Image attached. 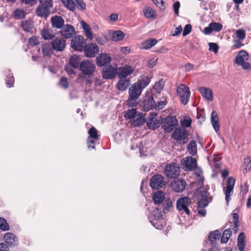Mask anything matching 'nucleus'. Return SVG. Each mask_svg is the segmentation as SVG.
<instances>
[{"instance_id":"c756f323","label":"nucleus","mask_w":251,"mask_h":251,"mask_svg":"<svg viewBox=\"0 0 251 251\" xmlns=\"http://www.w3.org/2000/svg\"><path fill=\"white\" fill-rule=\"evenodd\" d=\"M80 23L82 28L84 31L85 35L86 37H87L90 40H92L93 38V36L91 31V28L89 25L83 20L81 21Z\"/></svg>"},{"instance_id":"f8f14e48","label":"nucleus","mask_w":251,"mask_h":251,"mask_svg":"<svg viewBox=\"0 0 251 251\" xmlns=\"http://www.w3.org/2000/svg\"><path fill=\"white\" fill-rule=\"evenodd\" d=\"M179 174V167L175 165L168 164L165 169V175L170 178L176 177Z\"/></svg>"},{"instance_id":"a19ab883","label":"nucleus","mask_w":251,"mask_h":251,"mask_svg":"<svg viewBox=\"0 0 251 251\" xmlns=\"http://www.w3.org/2000/svg\"><path fill=\"white\" fill-rule=\"evenodd\" d=\"M42 53L44 56H49L52 53V50H53L50 45L49 44H44L42 46Z\"/></svg>"},{"instance_id":"bb28decb","label":"nucleus","mask_w":251,"mask_h":251,"mask_svg":"<svg viewBox=\"0 0 251 251\" xmlns=\"http://www.w3.org/2000/svg\"><path fill=\"white\" fill-rule=\"evenodd\" d=\"M211 122L215 131L217 132L220 130L219 118L216 111H213L211 114Z\"/></svg>"},{"instance_id":"052dcab7","label":"nucleus","mask_w":251,"mask_h":251,"mask_svg":"<svg viewBox=\"0 0 251 251\" xmlns=\"http://www.w3.org/2000/svg\"><path fill=\"white\" fill-rule=\"evenodd\" d=\"M167 102L166 100L158 101L155 104L154 108L158 110H161L164 107V106L166 105Z\"/></svg>"},{"instance_id":"13d9d810","label":"nucleus","mask_w":251,"mask_h":251,"mask_svg":"<svg viewBox=\"0 0 251 251\" xmlns=\"http://www.w3.org/2000/svg\"><path fill=\"white\" fill-rule=\"evenodd\" d=\"M208 203L207 198L204 197L198 202V208H204L208 205Z\"/></svg>"},{"instance_id":"c9c22d12","label":"nucleus","mask_w":251,"mask_h":251,"mask_svg":"<svg viewBox=\"0 0 251 251\" xmlns=\"http://www.w3.org/2000/svg\"><path fill=\"white\" fill-rule=\"evenodd\" d=\"M221 236V232L218 230H214L211 232L209 236L208 239L212 244H215L216 241L219 239Z\"/></svg>"},{"instance_id":"6ab92c4d","label":"nucleus","mask_w":251,"mask_h":251,"mask_svg":"<svg viewBox=\"0 0 251 251\" xmlns=\"http://www.w3.org/2000/svg\"><path fill=\"white\" fill-rule=\"evenodd\" d=\"M186 184L184 180H175L171 183V188L176 192H181L185 188Z\"/></svg>"},{"instance_id":"338daca9","label":"nucleus","mask_w":251,"mask_h":251,"mask_svg":"<svg viewBox=\"0 0 251 251\" xmlns=\"http://www.w3.org/2000/svg\"><path fill=\"white\" fill-rule=\"evenodd\" d=\"M149 126H151L153 129H155L159 126L160 122L159 120H155L154 121H151V122L149 124Z\"/></svg>"},{"instance_id":"393cba45","label":"nucleus","mask_w":251,"mask_h":251,"mask_svg":"<svg viewBox=\"0 0 251 251\" xmlns=\"http://www.w3.org/2000/svg\"><path fill=\"white\" fill-rule=\"evenodd\" d=\"M199 91L201 96L206 100L210 101L213 100V92L210 88L201 87L199 89Z\"/></svg>"},{"instance_id":"58836bf2","label":"nucleus","mask_w":251,"mask_h":251,"mask_svg":"<svg viewBox=\"0 0 251 251\" xmlns=\"http://www.w3.org/2000/svg\"><path fill=\"white\" fill-rule=\"evenodd\" d=\"M14 77L13 73L10 70H8V72L6 75V84L8 87H11L13 86L14 83Z\"/></svg>"},{"instance_id":"2f4dec72","label":"nucleus","mask_w":251,"mask_h":251,"mask_svg":"<svg viewBox=\"0 0 251 251\" xmlns=\"http://www.w3.org/2000/svg\"><path fill=\"white\" fill-rule=\"evenodd\" d=\"M165 194L161 191H157L155 192L153 196V201L155 204H160L162 203L166 199Z\"/></svg>"},{"instance_id":"79ce46f5","label":"nucleus","mask_w":251,"mask_h":251,"mask_svg":"<svg viewBox=\"0 0 251 251\" xmlns=\"http://www.w3.org/2000/svg\"><path fill=\"white\" fill-rule=\"evenodd\" d=\"M187 150L189 153L192 155H194L197 153V146L194 141L191 140L190 141L187 146Z\"/></svg>"},{"instance_id":"6e6d98bb","label":"nucleus","mask_w":251,"mask_h":251,"mask_svg":"<svg viewBox=\"0 0 251 251\" xmlns=\"http://www.w3.org/2000/svg\"><path fill=\"white\" fill-rule=\"evenodd\" d=\"M144 124V119L142 117H138L132 121V124L135 126H140Z\"/></svg>"},{"instance_id":"1a4fd4ad","label":"nucleus","mask_w":251,"mask_h":251,"mask_svg":"<svg viewBox=\"0 0 251 251\" xmlns=\"http://www.w3.org/2000/svg\"><path fill=\"white\" fill-rule=\"evenodd\" d=\"M86 42L83 36H76L72 39L71 47L75 50L81 51L83 50Z\"/></svg>"},{"instance_id":"49530a36","label":"nucleus","mask_w":251,"mask_h":251,"mask_svg":"<svg viewBox=\"0 0 251 251\" xmlns=\"http://www.w3.org/2000/svg\"><path fill=\"white\" fill-rule=\"evenodd\" d=\"M235 34L240 40L243 41L246 38V31L243 28L236 30Z\"/></svg>"},{"instance_id":"20e7f679","label":"nucleus","mask_w":251,"mask_h":251,"mask_svg":"<svg viewBox=\"0 0 251 251\" xmlns=\"http://www.w3.org/2000/svg\"><path fill=\"white\" fill-rule=\"evenodd\" d=\"M191 203V200L188 197H182L177 201L176 208L179 212H184L187 215H189L190 211L188 207Z\"/></svg>"},{"instance_id":"3c124183","label":"nucleus","mask_w":251,"mask_h":251,"mask_svg":"<svg viewBox=\"0 0 251 251\" xmlns=\"http://www.w3.org/2000/svg\"><path fill=\"white\" fill-rule=\"evenodd\" d=\"M39 4L51 9L53 6L52 0H39Z\"/></svg>"},{"instance_id":"9d476101","label":"nucleus","mask_w":251,"mask_h":251,"mask_svg":"<svg viewBox=\"0 0 251 251\" xmlns=\"http://www.w3.org/2000/svg\"><path fill=\"white\" fill-rule=\"evenodd\" d=\"M64 4L70 10L74 11L75 9V4L74 0H61ZM77 4V8L80 10L86 9V5L83 0H75Z\"/></svg>"},{"instance_id":"39448f33","label":"nucleus","mask_w":251,"mask_h":251,"mask_svg":"<svg viewBox=\"0 0 251 251\" xmlns=\"http://www.w3.org/2000/svg\"><path fill=\"white\" fill-rule=\"evenodd\" d=\"M79 67L82 74L85 75H92L96 69L95 64L89 60H84L81 62Z\"/></svg>"},{"instance_id":"72a5a7b5","label":"nucleus","mask_w":251,"mask_h":251,"mask_svg":"<svg viewBox=\"0 0 251 251\" xmlns=\"http://www.w3.org/2000/svg\"><path fill=\"white\" fill-rule=\"evenodd\" d=\"M21 26L25 32H33V24L32 21L31 20L22 21L21 22Z\"/></svg>"},{"instance_id":"7ed1b4c3","label":"nucleus","mask_w":251,"mask_h":251,"mask_svg":"<svg viewBox=\"0 0 251 251\" xmlns=\"http://www.w3.org/2000/svg\"><path fill=\"white\" fill-rule=\"evenodd\" d=\"M176 92L180 99L182 104L186 105L189 101L190 96V91L188 86L184 84H180L177 87Z\"/></svg>"},{"instance_id":"c85d7f7f","label":"nucleus","mask_w":251,"mask_h":251,"mask_svg":"<svg viewBox=\"0 0 251 251\" xmlns=\"http://www.w3.org/2000/svg\"><path fill=\"white\" fill-rule=\"evenodd\" d=\"M246 236L243 232H241L237 238V247L239 251H244L246 247Z\"/></svg>"},{"instance_id":"69168bd1","label":"nucleus","mask_w":251,"mask_h":251,"mask_svg":"<svg viewBox=\"0 0 251 251\" xmlns=\"http://www.w3.org/2000/svg\"><path fill=\"white\" fill-rule=\"evenodd\" d=\"M60 84L65 89L68 87V81L66 78L62 77L60 80Z\"/></svg>"},{"instance_id":"5701e85b","label":"nucleus","mask_w":251,"mask_h":251,"mask_svg":"<svg viewBox=\"0 0 251 251\" xmlns=\"http://www.w3.org/2000/svg\"><path fill=\"white\" fill-rule=\"evenodd\" d=\"M249 58V54L248 52L244 50L239 51L235 59V63L240 66L242 63L247 61Z\"/></svg>"},{"instance_id":"f03ea898","label":"nucleus","mask_w":251,"mask_h":251,"mask_svg":"<svg viewBox=\"0 0 251 251\" xmlns=\"http://www.w3.org/2000/svg\"><path fill=\"white\" fill-rule=\"evenodd\" d=\"M172 137L177 143L185 144L188 141V133L185 128L178 127L173 132Z\"/></svg>"},{"instance_id":"7c9ffc66","label":"nucleus","mask_w":251,"mask_h":251,"mask_svg":"<svg viewBox=\"0 0 251 251\" xmlns=\"http://www.w3.org/2000/svg\"><path fill=\"white\" fill-rule=\"evenodd\" d=\"M144 107L146 110H150L155 108V101L152 96H149L148 98L144 100Z\"/></svg>"},{"instance_id":"774afa93","label":"nucleus","mask_w":251,"mask_h":251,"mask_svg":"<svg viewBox=\"0 0 251 251\" xmlns=\"http://www.w3.org/2000/svg\"><path fill=\"white\" fill-rule=\"evenodd\" d=\"M243 70H251V63L247 62H245L240 65Z\"/></svg>"},{"instance_id":"0eeeda50","label":"nucleus","mask_w":251,"mask_h":251,"mask_svg":"<svg viewBox=\"0 0 251 251\" xmlns=\"http://www.w3.org/2000/svg\"><path fill=\"white\" fill-rule=\"evenodd\" d=\"M235 182V179L232 177H229L226 182V187L225 188H224V191L225 194V199L227 204H228L230 199V196L233 193V188Z\"/></svg>"},{"instance_id":"ea45409f","label":"nucleus","mask_w":251,"mask_h":251,"mask_svg":"<svg viewBox=\"0 0 251 251\" xmlns=\"http://www.w3.org/2000/svg\"><path fill=\"white\" fill-rule=\"evenodd\" d=\"M42 36L45 40H50L54 38V34L51 30L49 28H44L42 30Z\"/></svg>"},{"instance_id":"37998d69","label":"nucleus","mask_w":251,"mask_h":251,"mask_svg":"<svg viewBox=\"0 0 251 251\" xmlns=\"http://www.w3.org/2000/svg\"><path fill=\"white\" fill-rule=\"evenodd\" d=\"M232 232L230 229H225L222 235L221 241L222 243H226L231 235Z\"/></svg>"},{"instance_id":"864d4df0","label":"nucleus","mask_w":251,"mask_h":251,"mask_svg":"<svg viewBox=\"0 0 251 251\" xmlns=\"http://www.w3.org/2000/svg\"><path fill=\"white\" fill-rule=\"evenodd\" d=\"M14 17L18 19L23 18L25 16V12L21 9H17L14 12Z\"/></svg>"},{"instance_id":"a878e982","label":"nucleus","mask_w":251,"mask_h":251,"mask_svg":"<svg viewBox=\"0 0 251 251\" xmlns=\"http://www.w3.org/2000/svg\"><path fill=\"white\" fill-rule=\"evenodd\" d=\"M50 14V9L40 4L36 9V14L42 18H47Z\"/></svg>"},{"instance_id":"f257e3e1","label":"nucleus","mask_w":251,"mask_h":251,"mask_svg":"<svg viewBox=\"0 0 251 251\" xmlns=\"http://www.w3.org/2000/svg\"><path fill=\"white\" fill-rule=\"evenodd\" d=\"M143 90L138 86V83H133L128 90L129 98L127 100V105L129 107L135 106L137 103L135 101L141 95Z\"/></svg>"},{"instance_id":"dca6fc26","label":"nucleus","mask_w":251,"mask_h":251,"mask_svg":"<svg viewBox=\"0 0 251 251\" xmlns=\"http://www.w3.org/2000/svg\"><path fill=\"white\" fill-rule=\"evenodd\" d=\"M223 29V25L217 22L210 23L208 26L204 28L203 33L205 34H210L212 31L219 32Z\"/></svg>"},{"instance_id":"4c0bfd02","label":"nucleus","mask_w":251,"mask_h":251,"mask_svg":"<svg viewBox=\"0 0 251 251\" xmlns=\"http://www.w3.org/2000/svg\"><path fill=\"white\" fill-rule=\"evenodd\" d=\"M143 12L145 16L148 19L154 18L156 16L155 11L150 6L145 7Z\"/></svg>"},{"instance_id":"423d86ee","label":"nucleus","mask_w":251,"mask_h":251,"mask_svg":"<svg viewBox=\"0 0 251 251\" xmlns=\"http://www.w3.org/2000/svg\"><path fill=\"white\" fill-rule=\"evenodd\" d=\"M177 125L178 121L176 117L168 116L164 120L162 127L166 132H170Z\"/></svg>"},{"instance_id":"412c9836","label":"nucleus","mask_w":251,"mask_h":251,"mask_svg":"<svg viewBox=\"0 0 251 251\" xmlns=\"http://www.w3.org/2000/svg\"><path fill=\"white\" fill-rule=\"evenodd\" d=\"M97 65L101 67L109 63L111 61V57L107 53H101L96 58Z\"/></svg>"},{"instance_id":"473e14b6","label":"nucleus","mask_w":251,"mask_h":251,"mask_svg":"<svg viewBox=\"0 0 251 251\" xmlns=\"http://www.w3.org/2000/svg\"><path fill=\"white\" fill-rule=\"evenodd\" d=\"M130 81L127 79H120L117 84V88L121 91H124L129 86Z\"/></svg>"},{"instance_id":"f3484780","label":"nucleus","mask_w":251,"mask_h":251,"mask_svg":"<svg viewBox=\"0 0 251 251\" xmlns=\"http://www.w3.org/2000/svg\"><path fill=\"white\" fill-rule=\"evenodd\" d=\"M163 214L161 210L158 209H155L152 211L149 216V220L151 224L154 226L157 224L158 221L160 222L162 220Z\"/></svg>"},{"instance_id":"0e129e2a","label":"nucleus","mask_w":251,"mask_h":251,"mask_svg":"<svg viewBox=\"0 0 251 251\" xmlns=\"http://www.w3.org/2000/svg\"><path fill=\"white\" fill-rule=\"evenodd\" d=\"M192 26L190 24L186 25L183 29V36H185L191 31Z\"/></svg>"},{"instance_id":"680f3d73","label":"nucleus","mask_w":251,"mask_h":251,"mask_svg":"<svg viewBox=\"0 0 251 251\" xmlns=\"http://www.w3.org/2000/svg\"><path fill=\"white\" fill-rule=\"evenodd\" d=\"M152 1L161 10H164L165 9L164 2L163 0H152Z\"/></svg>"},{"instance_id":"cd10ccee","label":"nucleus","mask_w":251,"mask_h":251,"mask_svg":"<svg viewBox=\"0 0 251 251\" xmlns=\"http://www.w3.org/2000/svg\"><path fill=\"white\" fill-rule=\"evenodd\" d=\"M157 43V40L155 39H150L143 41L140 44V49L143 50H148L154 46Z\"/></svg>"},{"instance_id":"aec40b11","label":"nucleus","mask_w":251,"mask_h":251,"mask_svg":"<svg viewBox=\"0 0 251 251\" xmlns=\"http://www.w3.org/2000/svg\"><path fill=\"white\" fill-rule=\"evenodd\" d=\"M51 47L56 51H63L66 47V41L63 39L56 38L51 42Z\"/></svg>"},{"instance_id":"ddd939ff","label":"nucleus","mask_w":251,"mask_h":251,"mask_svg":"<svg viewBox=\"0 0 251 251\" xmlns=\"http://www.w3.org/2000/svg\"><path fill=\"white\" fill-rule=\"evenodd\" d=\"M61 35L66 39H70L75 34V31L73 25L66 24L61 28Z\"/></svg>"},{"instance_id":"4d7b16f0","label":"nucleus","mask_w":251,"mask_h":251,"mask_svg":"<svg viewBox=\"0 0 251 251\" xmlns=\"http://www.w3.org/2000/svg\"><path fill=\"white\" fill-rule=\"evenodd\" d=\"M9 229L10 227L6 220L4 218L1 217V230L7 231Z\"/></svg>"},{"instance_id":"2eb2a0df","label":"nucleus","mask_w":251,"mask_h":251,"mask_svg":"<svg viewBox=\"0 0 251 251\" xmlns=\"http://www.w3.org/2000/svg\"><path fill=\"white\" fill-rule=\"evenodd\" d=\"M134 68L131 66L125 65L119 67L117 70V74L121 78H124L130 75L134 72Z\"/></svg>"},{"instance_id":"4be33fe9","label":"nucleus","mask_w":251,"mask_h":251,"mask_svg":"<svg viewBox=\"0 0 251 251\" xmlns=\"http://www.w3.org/2000/svg\"><path fill=\"white\" fill-rule=\"evenodd\" d=\"M3 239L6 243L5 246L9 247L14 246L18 243V240L15 235L10 232L6 233L4 235Z\"/></svg>"},{"instance_id":"8fccbe9b","label":"nucleus","mask_w":251,"mask_h":251,"mask_svg":"<svg viewBox=\"0 0 251 251\" xmlns=\"http://www.w3.org/2000/svg\"><path fill=\"white\" fill-rule=\"evenodd\" d=\"M164 82L162 79L159 80L154 85V89L156 92L159 93L164 87Z\"/></svg>"},{"instance_id":"4468645a","label":"nucleus","mask_w":251,"mask_h":251,"mask_svg":"<svg viewBox=\"0 0 251 251\" xmlns=\"http://www.w3.org/2000/svg\"><path fill=\"white\" fill-rule=\"evenodd\" d=\"M117 74V70L111 65L105 67L102 71V77L104 79L113 78Z\"/></svg>"},{"instance_id":"b1692460","label":"nucleus","mask_w":251,"mask_h":251,"mask_svg":"<svg viewBox=\"0 0 251 251\" xmlns=\"http://www.w3.org/2000/svg\"><path fill=\"white\" fill-rule=\"evenodd\" d=\"M50 22L52 26L57 29H61L65 25L64 20L58 16L51 17Z\"/></svg>"},{"instance_id":"603ef678","label":"nucleus","mask_w":251,"mask_h":251,"mask_svg":"<svg viewBox=\"0 0 251 251\" xmlns=\"http://www.w3.org/2000/svg\"><path fill=\"white\" fill-rule=\"evenodd\" d=\"M88 134L89 135L88 138H92L94 139H98L99 138L97 130L96 128L93 126L89 129Z\"/></svg>"},{"instance_id":"e433bc0d","label":"nucleus","mask_w":251,"mask_h":251,"mask_svg":"<svg viewBox=\"0 0 251 251\" xmlns=\"http://www.w3.org/2000/svg\"><path fill=\"white\" fill-rule=\"evenodd\" d=\"M125 36V34L122 31L116 30L112 33L111 39L112 41L115 42L121 41L124 39Z\"/></svg>"},{"instance_id":"09e8293b","label":"nucleus","mask_w":251,"mask_h":251,"mask_svg":"<svg viewBox=\"0 0 251 251\" xmlns=\"http://www.w3.org/2000/svg\"><path fill=\"white\" fill-rule=\"evenodd\" d=\"M137 111L136 109H128L125 114V117L128 119H132L135 117Z\"/></svg>"},{"instance_id":"f704fd0d","label":"nucleus","mask_w":251,"mask_h":251,"mask_svg":"<svg viewBox=\"0 0 251 251\" xmlns=\"http://www.w3.org/2000/svg\"><path fill=\"white\" fill-rule=\"evenodd\" d=\"M150 82V79L147 76L143 75L135 83H138V86L143 90L149 84Z\"/></svg>"},{"instance_id":"9b49d317","label":"nucleus","mask_w":251,"mask_h":251,"mask_svg":"<svg viewBox=\"0 0 251 251\" xmlns=\"http://www.w3.org/2000/svg\"><path fill=\"white\" fill-rule=\"evenodd\" d=\"M165 181L163 177L160 175H155L152 176L150 180V186L153 189H158L162 188Z\"/></svg>"},{"instance_id":"a18cd8bd","label":"nucleus","mask_w":251,"mask_h":251,"mask_svg":"<svg viewBox=\"0 0 251 251\" xmlns=\"http://www.w3.org/2000/svg\"><path fill=\"white\" fill-rule=\"evenodd\" d=\"M244 165L245 168L243 170V173L245 174L251 169V156L244 159Z\"/></svg>"},{"instance_id":"de8ad7c7","label":"nucleus","mask_w":251,"mask_h":251,"mask_svg":"<svg viewBox=\"0 0 251 251\" xmlns=\"http://www.w3.org/2000/svg\"><path fill=\"white\" fill-rule=\"evenodd\" d=\"M192 124V120L189 117H185L180 121V124L183 127H189Z\"/></svg>"},{"instance_id":"e2e57ef3","label":"nucleus","mask_w":251,"mask_h":251,"mask_svg":"<svg viewBox=\"0 0 251 251\" xmlns=\"http://www.w3.org/2000/svg\"><path fill=\"white\" fill-rule=\"evenodd\" d=\"M108 40L105 36L98 37L96 38V41L100 45H103L107 43Z\"/></svg>"},{"instance_id":"a211bd4d","label":"nucleus","mask_w":251,"mask_h":251,"mask_svg":"<svg viewBox=\"0 0 251 251\" xmlns=\"http://www.w3.org/2000/svg\"><path fill=\"white\" fill-rule=\"evenodd\" d=\"M99 49L96 44L88 45L84 49V54L86 57H93L99 52Z\"/></svg>"},{"instance_id":"6e6552de","label":"nucleus","mask_w":251,"mask_h":251,"mask_svg":"<svg viewBox=\"0 0 251 251\" xmlns=\"http://www.w3.org/2000/svg\"><path fill=\"white\" fill-rule=\"evenodd\" d=\"M197 160L191 156L184 158L181 161L183 169L185 171H191L194 170L197 167Z\"/></svg>"},{"instance_id":"5fc2aeb1","label":"nucleus","mask_w":251,"mask_h":251,"mask_svg":"<svg viewBox=\"0 0 251 251\" xmlns=\"http://www.w3.org/2000/svg\"><path fill=\"white\" fill-rule=\"evenodd\" d=\"M70 64L74 68H77L79 66L78 59L76 56H72L70 59Z\"/></svg>"},{"instance_id":"c03bdc74","label":"nucleus","mask_w":251,"mask_h":251,"mask_svg":"<svg viewBox=\"0 0 251 251\" xmlns=\"http://www.w3.org/2000/svg\"><path fill=\"white\" fill-rule=\"evenodd\" d=\"M162 203L164 211H168L173 207L172 201L169 198H166Z\"/></svg>"},{"instance_id":"bf43d9fd","label":"nucleus","mask_w":251,"mask_h":251,"mask_svg":"<svg viewBox=\"0 0 251 251\" xmlns=\"http://www.w3.org/2000/svg\"><path fill=\"white\" fill-rule=\"evenodd\" d=\"M209 50L210 51L216 53L218 51L219 46L216 43H209Z\"/></svg>"}]
</instances>
